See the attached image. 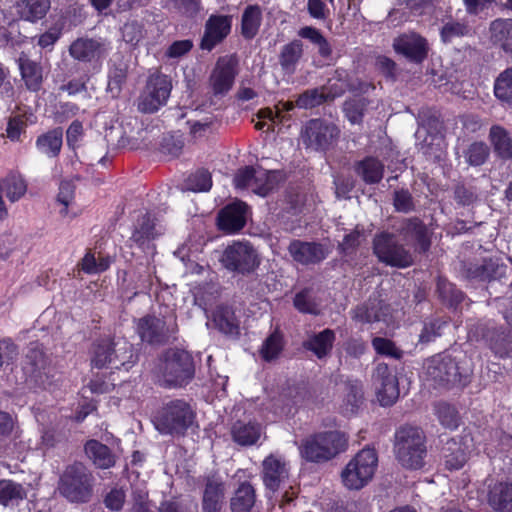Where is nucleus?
I'll return each instance as SVG.
<instances>
[{
	"label": "nucleus",
	"instance_id": "8",
	"mask_svg": "<svg viewBox=\"0 0 512 512\" xmlns=\"http://www.w3.org/2000/svg\"><path fill=\"white\" fill-rule=\"evenodd\" d=\"M372 250L377 259L388 266L407 268L413 264L410 251L388 231H382L374 236Z\"/></svg>",
	"mask_w": 512,
	"mask_h": 512
},
{
	"label": "nucleus",
	"instance_id": "31",
	"mask_svg": "<svg viewBox=\"0 0 512 512\" xmlns=\"http://www.w3.org/2000/svg\"><path fill=\"white\" fill-rule=\"evenodd\" d=\"M255 175L252 191L261 197H266L283 180L281 170H266L261 166H257Z\"/></svg>",
	"mask_w": 512,
	"mask_h": 512
},
{
	"label": "nucleus",
	"instance_id": "21",
	"mask_svg": "<svg viewBox=\"0 0 512 512\" xmlns=\"http://www.w3.org/2000/svg\"><path fill=\"white\" fill-rule=\"evenodd\" d=\"M399 233L415 242V251L426 254L432 245L431 234L426 224L419 217H410L402 221Z\"/></svg>",
	"mask_w": 512,
	"mask_h": 512
},
{
	"label": "nucleus",
	"instance_id": "43",
	"mask_svg": "<svg viewBox=\"0 0 512 512\" xmlns=\"http://www.w3.org/2000/svg\"><path fill=\"white\" fill-rule=\"evenodd\" d=\"M215 327L225 335L239 334V321L235 311L225 305L218 306L213 313Z\"/></svg>",
	"mask_w": 512,
	"mask_h": 512
},
{
	"label": "nucleus",
	"instance_id": "60",
	"mask_svg": "<svg viewBox=\"0 0 512 512\" xmlns=\"http://www.w3.org/2000/svg\"><path fill=\"white\" fill-rule=\"evenodd\" d=\"M372 346L376 353L380 355L389 356L397 360L403 356V351L388 338L374 337L372 339Z\"/></svg>",
	"mask_w": 512,
	"mask_h": 512
},
{
	"label": "nucleus",
	"instance_id": "46",
	"mask_svg": "<svg viewBox=\"0 0 512 512\" xmlns=\"http://www.w3.org/2000/svg\"><path fill=\"white\" fill-rule=\"evenodd\" d=\"M297 34L317 46L320 57L328 59L332 56V46L319 29L313 26H304L298 30Z\"/></svg>",
	"mask_w": 512,
	"mask_h": 512
},
{
	"label": "nucleus",
	"instance_id": "17",
	"mask_svg": "<svg viewBox=\"0 0 512 512\" xmlns=\"http://www.w3.org/2000/svg\"><path fill=\"white\" fill-rule=\"evenodd\" d=\"M287 251L294 262L303 266L319 264L328 256V249L324 244L300 239L291 240Z\"/></svg>",
	"mask_w": 512,
	"mask_h": 512
},
{
	"label": "nucleus",
	"instance_id": "11",
	"mask_svg": "<svg viewBox=\"0 0 512 512\" xmlns=\"http://www.w3.org/2000/svg\"><path fill=\"white\" fill-rule=\"evenodd\" d=\"M114 342L110 338L96 340L92 345L91 365L95 368H111L116 370L129 371L136 363L137 356L130 348L127 360L119 359L115 351Z\"/></svg>",
	"mask_w": 512,
	"mask_h": 512
},
{
	"label": "nucleus",
	"instance_id": "12",
	"mask_svg": "<svg viewBox=\"0 0 512 512\" xmlns=\"http://www.w3.org/2000/svg\"><path fill=\"white\" fill-rule=\"evenodd\" d=\"M172 90L167 75L156 74L149 77L146 88L138 100V110L142 113H154L166 104Z\"/></svg>",
	"mask_w": 512,
	"mask_h": 512
},
{
	"label": "nucleus",
	"instance_id": "18",
	"mask_svg": "<svg viewBox=\"0 0 512 512\" xmlns=\"http://www.w3.org/2000/svg\"><path fill=\"white\" fill-rule=\"evenodd\" d=\"M231 29V15H210L204 26V34L199 45L200 49L208 52L212 51L227 38Z\"/></svg>",
	"mask_w": 512,
	"mask_h": 512
},
{
	"label": "nucleus",
	"instance_id": "48",
	"mask_svg": "<svg viewBox=\"0 0 512 512\" xmlns=\"http://www.w3.org/2000/svg\"><path fill=\"white\" fill-rule=\"evenodd\" d=\"M318 438L322 445L330 450L331 454H333V458L345 452L348 447V436L342 431L333 430L319 432Z\"/></svg>",
	"mask_w": 512,
	"mask_h": 512
},
{
	"label": "nucleus",
	"instance_id": "27",
	"mask_svg": "<svg viewBox=\"0 0 512 512\" xmlns=\"http://www.w3.org/2000/svg\"><path fill=\"white\" fill-rule=\"evenodd\" d=\"M354 171L365 184L374 185L383 179L385 166L377 157L366 156L355 162Z\"/></svg>",
	"mask_w": 512,
	"mask_h": 512
},
{
	"label": "nucleus",
	"instance_id": "35",
	"mask_svg": "<svg viewBox=\"0 0 512 512\" xmlns=\"http://www.w3.org/2000/svg\"><path fill=\"white\" fill-rule=\"evenodd\" d=\"M231 436L235 443L241 446L254 445L261 436V426L255 421L244 422L237 420L231 428Z\"/></svg>",
	"mask_w": 512,
	"mask_h": 512
},
{
	"label": "nucleus",
	"instance_id": "33",
	"mask_svg": "<svg viewBox=\"0 0 512 512\" xmlns=\"http://www.w3.org/2000/svg\"><path fill=\"white\" fill-rule=\"evenodd\" d=\"M488 504L496 512H512V482L496 483L489 490Z\"/></svg>",
	"mask_w": 512,
	"mask_h": 512
},
{
	"label": "nucleus",
	"instance_id": "64",
	"mask_svg": "<svg viewBox=\"0 0 512 512\" xmlns=\"http://www.w3.org/2000/svg\"><path fill=\"white\" fill-rule=\"evenodd\" d=\"M326 101V96L317 88L306 90L297 99V105L301 108H313Z\"/></svg>",
	"mask_w": 512,
	"mask_h": 512
},
{
	"label": "nucleus",
	"instance_id": "29",
	"mask_svg": "<svg viewBox=\"0 0 512 512\" xmlns=\"http://www.w3.org/2000/svg\"><path fill=\"white\" fill-rule=\"evenodd\" d=\"M84 451L87 457L99 469H109L116 463V456L112 450L98 440H88L84 445Z\"/></svg>",
	"mask_w": 512,
	"mask_h": 512
},
{
	"label": "nucleus",
	"instance_id": "20",
	"mask_svg": "<svg viewBox=\"0 0 512 512\" xmlns=\"http://www.w3.org/2000/svg\"><path fill=\"white\" fill-rule=\"evenodd\" d=\"M107 52L106 44L93 38H77L69 47L70 56L83 63H99Z\"/></svg>",
	"mask_w": 512,
	"mask_h": 512
},
{
	"label": "nucleus",
	"instance_id": "44",
	"mask_svg": "<svg viewBox=\"0 0 512 512\" xmlns=\"http://www.w3.org/2000/svg\"><path fill=\"white\" fill-rule=\"evenodd\" d=\"M262 22V11L259 5H248L241 16V35L252 40L259 32Z\"/></svg>",
	"mask_w": 512,
	"mask_h": 512
},
{
	"label": "nucleus",
	"instance_id": "5",
	"mask_svg": "<svg viewBox=\"0 0 512 512\" xmlns=\"http://www.w3.org/2000/svg\"><path fill=\"white\" fill-rule=\"evenodd\" d=\"M220 263L227 271L245 276L259 268L261 258L251 242L238 240L232 241L223 250Z\"/></svg>",
	"mask_w": 512,
	"mask_h": 512
},
{
	"label": "nucleus",
	"instance_id": "63",
	"mask_svg": "<svg viewBox=\"0 0 512 512\" xmlns=\"http://www.w3.org/2000/svg\"><path fill=\"white\" fill-rule=\"evenodd\" d=\"M75 196V186L70 181H62L59 186L57 201L64 207L60 210V214L65 216L68 213V207L72 203Z\"/></svg>",
	"mask_w": 512,
	"mask_h": 512
},
{
	"label": "nucleus",
	"instance_id": "61",
	"mask_svg": "<svg viewBox=\"0 0 512 512\" xmlns=\"http://www.w3.org/2000/svg\"><path fill=\"white\" fill-rule=\"evenodd\" d=\"M395 211L409 213L415 209L414 199L408 189H398L393 193Z\"/></svg>",
	"mask_w": 512,
	"mask_h": 512
},
{
	"label": "nucleus",
	"instance_id": "15",
	"mask_svg": "<svg viewBox=\"0 0 512 512\" xmlns=\"http://www.w3.org/2000/svg\"><path fill=\"white\" fill-rule=\"evenodd\" d=\"M394 51L415 64L423 63L429 53L428 41L418 33H403L393 41Z\"/></svg>",
	"mask_w": 512,
	"mask_h": 512
},
{
	"label": "nucleus",
	"instance_id": "3",
	"mask_svg": "<svg viewBox=\"0 0 512 512\" xmlns=\"http://www.w3.org/2000/svg\"><path fill=\"white\" fill-rule=\"evenodd\" d=\"M161 374L166 388L187 386L195 377L192 354L181 348L167 349L163 353Z\"/></svg>",
	"mask_w": 512,
	"mask_h": 512
},
{
	"label": "nucleus",
	"instance_id": "53",
	"mask_svg": "<svg viewBox=\"0 0 512 512\" xmlns=\"http://www.w3.org/2000/svg\"><path fill=\"white\" fill-rule=\"evenodd\" d=\"M2 189L9 201L16 202L25 195L27 183L21 176L11 175L3 180Z\"/></svg>",
	"mask_w": 512,
	"mask_h": 512
},
{
	"label": "nucleus",
	"instance_id": "25",
	"mask_svg": "<svg viewBox=\"0 0 512 512\" xmlns=\"http://www.w3.org/2000/svg\"><path fill=\"white\" fill-rule=\"evenodd\" d=\"M20 74L25 87L31 92H38L43 83V67L34 60H31L27 54L22 52L17 59Z\"/></svg>",
	"mask_w": 512,
	"mask_h": 512
},
{
	"label": "nucleus",
	"instance_id": "56",
	"mask_svg": "<svg viewBox=\"0 0 512 512\" xmlns=\"http://www.w3.org/2000/svg\"><path fill=\"white\" fill-rule=\"evenodd\" d=\"M446 325L447 322L440 318H433L429 321H425L419 334V343L427 344L434 341L442 335V330Z\"/></svg>",
	"mask_w": 512,
	"mask_h": 512
},
{
	"label": "nucleus",
	"instance_id": "30",
	"mask_svg": "<svg viewBox=\"0 0 512 512\" xmlns=\"http://www.w3.org/2000/svg\"><path fill=\"white\" fill-rule=\"evenodd\" d=\"M39 153L48 158H57L63 146V129L55 127L40 134L35 141Z\"/></svg>",
	"mask_w": 512,
	"mask_h": 512
},
{
	"label": "nucleus",
	"instance_id": "52",
	"mask_svg": "<svg viewBox=\"0 0 512 512\" xmlns=\"http://www.w3.org/2000/svg\"><path fill=\"white\" fill-rule=\"evenodd\" d=\"M26 490L19 483L12 480H0V504L7 506L11 501L26 498Z\"/></svg>",
	"mask_w": 512,
	"mask_h": 512
},
{
	"label": "nucleus",
	"instance_id": "13",
	"mask_svg": "<svg viewBox=\"0 0 512 512\" xmlns=\"http://www.w3.org/2000/svg\"><path fill=\"white\" fill-rule=\"evenodd\" d=\"M238 64L236 54L218 58L210 75V85L214 95H225L232 89L238 74Z\"/></svg>",
	"mask_w": 512,
	"mask_h": 512
},
{
	"label": "nucleus",
	"instance_id": "32",
	"mask_svg": "<svg viewBox=\"0 0 512 512\" xmlns=\"http://www.w3.org/2000/svg\"><path fill=\"white\" fill-rule=\"evenodd\" d=\"M49 364V359L41 344L31 342L24 358V370L30 376L40 377Z\"/></svg>",
	"mask_w": 512,
	"mask_h": 512
},
{
	"label": "nucleus",
	"instance_id": "22",
	"mask_svg": "<svg viewBox=\"0 0 512 512\" xmlns=\"http://www.w3.org/2000/svg\"><path fill=\"white\" fill-rule=\"evenodd\" d=\"M246 211L247 204L242 201L225 206L217 217L218 228L229 234L240 231L246 224Z\"/></svg>",
	"mask_w": 512,
	"mask_h": 512
},
{
	"label": "nucleus",
	"instance_id": "26",
	"mask_svg": "<svg viewBox=\"0 0 512 512\" xmlns=\"http://www.w3.org/2000/svg\"><path fill=\"white\" fill-rule=\"evenodd\" d=\"M336 334L334 330L325 328L324 330L310 335L302 343L306 351L312 352L318 359L326 358L332 351Z\"/></svg>",
	"mask_w": 512,
	"mask_h": 512
},
{
	"label": "nucleus",
	"instance_id": "36",
	"mask_svg": "<svg viewBox=\"0 0 512 512\" xmlns=\"http://www.w3.org/2000/svg\"><path fill=\"white\" fill-rule=\"evenodd\" d=\"M468 455L467 447L455 438L449 439L443 448L445 466L450 471L461 469L467 462Z\"/></svg>",
	"mask_w": 512,
	"mask_h": 512
},
{
	"label": "nucleus",
	"instance_id": "2",
	"mask_svg": "<svg viewBox=\"0 0 512 512\" xmlns=\"http://www.w3.org/2000/svg\"><path fill=\"white\" fill-rule=\"evenodd\" d=\"M94 481L92 472L82 462L75 461L65 467L57 489L68 502L84 504L92 499Z\"/></svg>",
	"mask_w": 512,
	"mask_h": 512
},
{
	"label": "nucleus",
	"instance_id": "7",
	"mask_svg": "<svg viewBox=\"0 0 512 512\" xmlns=\"http://www.w3.org/2000/svg\"><path fill=\"white\" fill-rule=\"evenodd\" d=\"M135 331L140 340L153 346H163L177 340L179 332L176 317L167 323L165 317L146 314L137 319Z\"/></svg>",
	"mask_w": 512,
	"mask_h": 512
},
{
	"label": "nucleus",
	"instance_id": "9",
	"mask_svg": "<svg viewBox=\"0 0 512 512\" xmlns=\"http://www.w3.org/2000/svg\"><path fill=\"white\" fill-rule=\"evenodd\" d=\"M340 136L339 128L320 118L310 119L306 122L301 138L306 148L315 151H327Z\"/></svg>",
	"mask_w": 512,
	"mask_h": 512
},
{
	"label": "nucleus",
	"instance_id": "19",
	"mask_svg": "<svg viewBox=\"0 0 512 512\" xmlns=\"http://www.w3.org/2000/svg\"><path fill=\"white\" fill-rule=\"evenodd\" d=\"M289 464L281 456L270 454L262 462L261 477L266 489L276 492L289 477Z\"/></svg>",
	"mask_w": 512,
	"mask_h": 512
},
{
	"label": "nucleus",
	"instance_id": "37",
	"mask_svg": "<svg viewBox=\"0 0 512 512\" xmlns=\"http://www.w3.org/2000/svg\"><path fill=\"white\" fill-rule=\"evenodd\" d=\"M255 502L256 492L253 485L248 481H243L230 499L231 512H250Z\"/></svg>",
	"mask_w": 512,
	"mask_h": 512
},
{
	"label": "nucleus",
	"instance_id": "45",
	"mask_svg": "<svg viewBox=\"0 0 512 512\" xmlns=\"http://www.w3.org/2000/svg\"><path fill=\"white\" fill-rule=\"evenodd\" d=\"M499 268L500 265L491 258L483 259L481 264H470L466 275L472 280L490 282L496 278Z\"/></svg>",
	"mask_w": 512,
	"mask_h": 512
},
{
	"label": "nucleus",
	"instance_id": "50",
	"mask_svg": "<svg viewBox=\"0 0 512 512\" xmlns=\"http://www.w3.org/2000/svg\"><path fill=\"white\" fill-rule=\"evenodd\" d=\"M294 308L302 313L309 315H319L320 309L315 297L312 295L311 288H303L293 297Z\"/></svg>",
	"mask_w": 512,
	"mask_h": 512
},
{
	"label": "nucleus",
	"instance_id": "49",
	"mask_svg": "<svg viewBox=\"0 0 512 512\" xmlns=\"http://www.w3.org/2000/svg\"><path fill=\"white\" fill-rule=\"evenodd\" d=\"M379 303L365 302L351 310V318L361 324H372L381 320Z\"/></svg>",
	"mask_w": 512,
	"mask_h": 512
},
{
	"label": "nucleus",
	"instance_id": "23",
	"mask_svg": "<svg viewBox=\"0 0 512 512\" xmlns=\"http://www.w3.org/2000/svg\"><path fill=\"white\" fill-rule=\"evenodd\" d=\"M158 236L156 232V217L146 212L137 219L130 240L141 250L146 251Z\"/></svg>",
	"mask_w": 512,
	"mask_h": 512
},
{
	"label": "nucleus",
	"instance_id": "62",
	"mask_svg": "<svg viewBox=\"0 0 512 512\" xmlns=\"http://www.w3.org/2000/svg\"><path fill=\"white\" fill-rule=\"evenodd\" d=\"M468 28L465 24L457 21H449L445 23L440 30L442 42L450 43L454 38L466 35Z\"/></svg>",
	"mask_w": 512,
	"mask_h": 512
},
{
	"label": "nucleus",
	"instance_id": "57",
	"mask_svg": "<svg viewBox=\"0 0 512 512\" xmlns=\"http://www.w3.org/2000/svg\"><path fill=\"white\" fill-rule=\"evenodd\" d=\"M212 175L207 169H199L187 179L188 188L194 192H208L212 187Z\"/></svg>",
	"mask_w": 512,
	"mask_h": 512
},
{
	"label": "nucleus",
	"instance_id": "42",
	"mask_svg": "<svg viewBox=\"0 0 512 512\" xmlns=\"http://www.w3.org/2000/svg\"><path fill=\"white\" fill-rule=\"evenodd\" d=\"M436 291L442 304L456 309L465 299V293L445 277H438Z\"/></svg>",
	"mask_w": 512,
	"mask_h": 512
},
{
	"label": "nucleus",
	"instance_id": "38",
	"mask_svg": "<svg viewBox=\"0 0 512 512\" xmlns=\"http://www.w3.org/2000/svg\"><path fill=\"white\" fill-rule=\"evenodd\" d=\"M300 452L302 457L313 463H323L333 459L330 450L324 447L315 433L302 442Z\"/></svg>",
	"mask_w": 512,
	"mask_h": 512
},
{
	"label": "nucleus",
	"instance_id": "14",
	"mask_svg": "<svg viewBox=\"0 0 512 512\" xmlns=\"http://www.w3.org/2000/svg\"><path fill=\"white\" fill-rule=\"evenodd\" d=\"M481 338L491 352L499 358H512V333L508 328L488 322L480 328Z\"/></svg>",
	"mask_w": 512,
	"mask_h": 512
},
{
	"label": "nucleus",
	"instance_id": "4",
	"mask_svg": "<svg viewBox=\"0 0 512 512\" xmlns=\"http://www.w3.org/2000/svg\"><path fill=\"white\" fill-rule=\"evenodd\" d=\"M196 414L189 403L182 399L166 403L155 416V428L164 435L184 436L193 424Z\"/></svg>",
	"mask_w": 512,
	"mask_h": 512
},
{
	"label": "nucleus",
	"instance_id": "16",
	"mask_svg": "<svg viewBox=\"0 0 512 512\" xmlns=\"http://www.w3.org/2000/svg\"><path fill=\"white\" fill-rule=\"evenodd\" d=\"M373 378L375 382L379 383L377 398L381 406H392L400 394L395 370L387 363H378L374 370Z\"/></svg>",
	"mask_w": 512,
	"mask_h": 512
},
{
	"label": "nucleus",
	"instance_id": "41",
	"mask_svg": "<svg viewBox=\"0 0 512 512\" xmlns=\"http://www.w3.org/2000/svg\"><path fill=\"white\" fill-rule=\"evenodd\" d=\"M491 38L512 58V19H496L490 25Z\"/></svg>",
	"mask_w": 512,
	"mask_h": 512
},
{
	"label": "nucleus",
	"instance_id": "55",
	"mask_svg": "<svg viewBox=\"0 0 512 512\" xmlns=\"http://www.w3.org/2000/svg\"><path fill=\"white\" fill-rule=\"evenodd\" d=\"M156 512H198V506L196 503L183 500L180 497H171L162 500Z\"/></svg>",
	"mask_w": 512,
	"mask_h": 512
},
{
	"label": "nucleus",
	"instance_id": "51",
	"mask_svg": "<svg viewBox=\"0 0 512 512\" xmlns=\"http://www.w3.org/2000/svg\"><path fill=\"white\" fill-rule=\"evenodd\" d=\"M490 148L483 141L472 142L464 151L466 162L473 167L482 166L489 158Z\"/></svg>",
	"mask_w": 512,
	"mask_h": 512
},
{
	"label": "nucleus",
	"instance_id": "10",
	"mask_svg": "<svg viewBox=\"0 0 512 512\" xmlns=\"http://www.w3.org/2000/svg\"><path fill=\"white\" fill-rule=\"evenodd\" d=\"M426 373L436 385L441 387L465 384L458 363L448 354H437L428 359Z\"/></svg>",
	"mask_w": 512,
	"mask_h": 512
},
{
	"label": "nucleus",
	"instance_id": "40",
	"mask_svg": "<svg viewBox=\"0 0 512 512\" xmlns=\"http://www.w3.org/2000/svg\"><path fill=\"white\" fill-rule=\"evenodd\" d=\"M303 42L294 39L285 44L279 54V64L286 73L293 74L296 71L297 64L303 57Z\"/></svg>",
	"mask_w": 512,
	"mask_h": 512
},
{
	"label": "nucleus",
	"instance_id": "24",
	"mask_svg": "<svg viewBox=\"0 0 512 512\" xmlns=\"http://www.w3.org/2000/svg\"><path fill=\"white\" fill-rule=\"evenodd\" d=\"M225 498V483L220 478L208 477L202 495V512H221Z\"/></svg>",
	"mask_w": 512,
	"mask_h": 512
},
{
	"label": "nucleus",
	"instance_id": "58",
	"mask_svg": "<svg viewBox=\"0 0 512 512\" xmlns=\"http://www.w3.org/2000/svg\"><path fill=\"white\" fill-rule=\"evenodd\" d=\"M362 236L363 230H360L359 226H356L353 231L344 235L342 242L337 246L339 254L343 256L354 254L361 244Z\"/></svg>",
	"mask_w": 512,
	"mask_h": 512
},
{
	"label": "nucleus",
	"instance_id": "54",
	"mask_svg": "<svg viewBox=\"0 0 512 512\" xmlns=\"http://www.w3.org/2000/svg\"><path fill=\"white\" fill-rule=\"evenodd\" d=\"M436 416L441 425L448 429L455 430L460 424L458 411L448 403L442 402L436 406Z\"/></svg>",
	"mask_w": 512,
	"mask_h": 512
},
{
	"label": "nucleus",
	"instance_id": "47",
	"mask_svg": "<svg viewBox=\"0 0 512 512\" xmlns=\"http://www.w3.org/2000/svg\"><path fill=\"white\" fill-rule=\"evenodd\" d=\"M284 336L279 330L273 331L264 340L259 353L263 361L272 362L279 358L284 349Z\"/></svg>",
	"mask_w": 512,
	"mask_h": 512
},
{
	"label": "nucleus",
	"instance_id": "34",
	"mask_svg": "<svg viewBox=\"0 0 512 512\" xmlns=\"http://www.w3.org/2000/svg\"><path fill=\"white\" fill-rule=\"evenodd\" d=\"M50 5V0H16L15 8L22 20L35 23L46 16Z\"/></svg>",
	"mask_w": 512,
	"mask_h": 512
},
{
	"label": "nucleus",
	"instance_id": "39",
	"mask_svg": "<svg viewBox=\"0 0 512 512\" xmlns=\"http://www.w3.org/2000/svg\"><path fill=\"white\" fill-rule=\"evenodd\" d=\"M493 94L505 109H512V67L501 71L494 80Z\"/></svg>",
	"mask_w": 512,
	"mask_h": 512
},
{
	"label": "nucleus",
	"instance_id": "1",
	"mask_svg": "<svg viewBox=\"0 0 512 512\" xmlns=\"http://www.w3.org/2000/svg\"><path fill=\"white\" fill-rule=\"evenodd\" d=\"M394 453L402 467L419 470L425 465L427 454L426 437L416 426L403 425L395 432Z\"/></svg>",
	"mask_w": 512,
	"mask_h": 512
},
{
	"label": "nucleus",
	"instance_id": "59",
	"mask_svg": "<svg viewBox=\"0 0 512 512\" xmlns=\"http://www.w3.org/2000/svg\"><path fill=\"white\" fill-rule=\"evenodd\" d=\"M27 123L22 115H15L8 119L5 129L6 137L11 142H21L22 135L26 134Z\"/></svg>",
	"mask_w": 512,
	"mask_h": 512
},
{
	"label": "nucleus",
	"instance_id": "6",
	"mask_svg": "<svg viewBox=\"0 0 512 512\" xmlns=\"http://www.w3.org/2000/svg\"><path fill=\"white\" fill-rule=\"evenodd\" d=\"M378 466V454L374 448L360 450L345 466L341 473L342 482L351 490H359L373 478Z\"/></svg>",
	"mask_w": 512,
	"mask_h": 512
},
{
	"label": "nucleus",
	"instance_id": "28",
	"mask_svg": "<svg viewBox=\"0 0 512 512\" xmlns=\"http://www.w3.org/2000/svg\"><path fill=\"white\" fill-rule=\"evenodd\" d=\"M488 139L497 158L503 161L512 160V137L505 127L492 125Z\"/></svg>",
	"mask_w": 512,
	"mask_h": 512
}]
</instances>
